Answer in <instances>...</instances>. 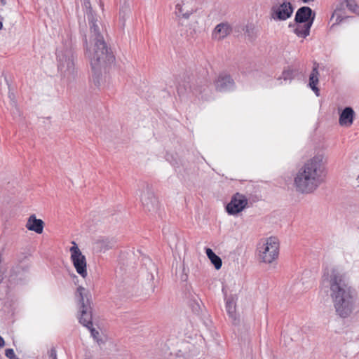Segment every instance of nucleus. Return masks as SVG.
<instances>
[{"label": "nucleus", "mask_w": 359, "mask_h": 359, "mask_svg": "<svg viewBox=\"0 0 359 359\" xmlns=\"http://www.w3.org/2000/svg\"><path fill=\"white\" fill-rule=\"evenodd\" d=\"M326 168L321 155L308 160L299 169L294 178L297 191L309 194L315 191L325 180Z\"/></svg>", "instance_id": "obj_1"}, {"label": "nucleus", "mask_w": 359, "mask_h": 359, "mask_svg": "<svg viewBox=\"0 0 359 359\" xmlns=\"http://www.w3.org/2000/svg\"><path fill=\"white\" fill-rule=\"evenodd\" d=\"M330 284L336 312L342 318L348 317L354 308L353 297L350 287L336 270L331 271Z\"/></svg>", "instance_id": "obj_2"}, {"label": "nucleus", "mask_w": 359, "mask_h": 359, "mask_svg": "<svg viewBox=\"0 0 359 359\" xmlns=\"http://www.w3.org/2000/svg\"><path fill=\"white\" fill-rule=\"evenodd\" d=\"M90 30L94 36L93 45L87 48V56L93 72L96 74L107 62L112 61L114 56L109 53L102 36L99 33L98 27L93 25Z\"/></svg>", "instance_id": "obj_3"}, {"label": "nucleus", "mask_w": 359, "mask_h": 359, "mask_svg": "<svg viewBox=\"0 0 359 359\" xmlns=\"http://www.w3.org/2000/svg\"><path fill=\"white\" fill-rule=\"evenodd\" d=\"M280 244L275 237H269L260 243L257 247L258 258L265 264H271L278 258Z\"/></svg>", "instance_id": "obj_4"}, {"label": "nucleus", "mask_w": 359, "mask_h": 359, "mask_svg": "<svg viewBox=\"0 0 359 359\" xmlns=\"http://www.w3.org/2000/svg\"><path fill=\"white\" fill-rule=\"evenodd\" d=\"M72 244L69 248L71 262L77 273L85 278L88 276L86 258L75 241H72Z\"/></svg>", "instance_id": "obj_5"}, {"label": "nucleus", "mask_w": 359, "mask_h": 359, "mask_svg": "<svg viewBox=\"0 0 359 359\" xmlns=\"http://www.w3.org/2000/svg\"><path fill=\"white\" fill-rule=\"evenodd\" d=\"M85 292L86 289L81 286H79L77 288L76 293V297L79 298V304L81 305V314L79 318V321L85 327L90 328L93 327L92 315L88 300H87L86 303L85 302Z\"/></svg>", "instance_id": "obj_6"}, {"label": "nucleus", "mask_w": 359, "mask_h": 359, "mask_svg": "<svg viewBox=\"0 0 359 359\" xmlns=\"http://www.w3.org/2000/svg\"><path fill=\"white\" fill-rule=\"evenodd\" d=\"M293 13V8L290 2L274 4L271 10V16L274 20H285Z\"/></svg>", "instance_id": "obj_7"}, {"label": "nucleus", "mask_w": 359, "mask_h": 359, "mask_svg": "<svg viewBox=\"0 0 359 359\" xmlns=\"http://www.w3.org/2000/svg\"><path fill=\"white\" fill-rule=\"evenodd\" d=\"M141 201L145 211L156 213L161 208V203L155 194L150 191H144Z\"/></svg>", "instance_id": "obj_8"}, {"label": "nucleus", "mask_w": 359, "mask_h": 359, "mask_svg": "<svg viewBox=\"0 0 359 359\" xmlns=\"http://www.w3.org/2000/svg\"><path fill=\"white\" fill-rule=\"evenodd\" d=\"M248 203V199L244 195L236 193L232 196L231 201L227 204L226 207V211L229 215L238 214L246 208Z\"/></svg>", "instance_id": "obj_9"}, {"label": "nucleus", "mask_w": 359, "mask_h": 359, "mask_svg": "<svg viewBox=\"0 0 359 359\" xmlns=\"http://www.w3.org/2000/svg\"><path fill=\"white\" fill-rule=\"evenodd\" d=\"M25 226L28 230L41 234L43 231L44 222L42 219H37L33 214L28 217Z\"/></svg>", "instance_id": "obj_10"}, {"label": "nucleus", "mask_w": 359, "mask_h": 359, "mask_svg": "<svg viewBox=\"0 0 359 359\" xmlns=\"http://www.w3.org/2000/svg\"><path fill=\"white\" fill-rule=\"evenodd\" d=\"M355 112L351 107H346L340 114L339 123L341 126L350 127L353 122Z\"/></svg>", "instance_id": "obj_11"}, {"label": "nucleus", "mask_w": 359, "mask_h": 359, "mask_svg": "<svg viewBox=\"0 0 359 359\" xmlns=\"http://www.w3.org/2000/svg\"><path fill=\"white\" fill-rule=\"evenodd\" d=\"M231 32V27L228 23H220L215 28L212 32V38L216 40H222L226 37Z\"/></svg>", "instance_id": "obj_12"}, {"label": "nucleus", "mask_w": 359, "mask_h": 359, "mask_svg": "<svg viewBox=\"0 0 359 359\" xmlns=\"http://www.w3.org/2000/svg\"><path fill=\"white\" fill-rule=\"evenodd\" d=\"M233 81L229 75H219L215 81V88L219 91H225L230 89Z\"/></svg>", "instance_id": "obj_13"}, {"label": "nucleus", "mask_w": 359, "mask_h": 359, "mask_svg": "<svg viewBox=\"0 0 359 359\" xmlns=\"http://www.w3.org/2000/svg\"><path fill=\"white\" fill-rule=\"evenodd\" d=\"M311 14L312 10L309 7H302L296 13L295 22L304 24L308 22H313V20H310Z\"/></svg>", "instance_id": "obj_14"}, {"label": "nucleus", "mask_w": 359, "mask_h": 359, "mask_svg": "<svg viewBox=\"0 0 359 359\" xmlns=\"http://www.w3.org/2000/svg\"><path fill=\"white\" fill-rule=\"evenodd\" d=\"M312 21L306 22L305 24L296 22L294 32L299 37L306 38L307 36L309 35L310 29L312 25Z\"/></svg>", "instance_id": "obj_15"}, {"label": "nucleus", "mask_w": 359, "mask_h": 359, "mask_svg": "<svg viewBox=\"0 0 359 359\" xmlns=\"http://www.w3.org/2000/svg\"><path fill=\"white\" fill-rule=\"evenodd\" d=\"M318 83V67H314L309 76V86L316 93V95H319V89L317 88Z\"/></svg>", "instance_id": "obj_16"}, {"label": "nucleus", "mask_w": 359, "mask_h": 359, "mask_svg": "<svg viewBox=\"0 0 359 359\" xmlns=\"http://www.w3.org/2000/svg\"><path fill=\"white\" fill-rule=\"evenodd\" d=\"M205 253L211 263L215 266V269L217 270L221 269L222 265L221 258L217 256L210 248H206Z\"/></svg>", "instance_id": "obj_17"}, {"label": "nucleus", "mask_w": 359, "mask_h": 359, "mask_svg": "<svg viewBox=\"0 0 359 359\" xmlns=\"http://www.w3.org/2000/svg\"><path fill=\"white\" fill-rule=\"evenodd\" d=\"M344 17L341 14L340 11L335 10L331 17V21L333 22V24L332 25V27L334 26L340 24L342 20H344Z\"/></svg>", "instance_id": "obj_18"}, {"label": "nucleus", "mask_w": 359, "mask_h": 359, "mask_svg": "<svg viewBox=\"0 0 359 359\" xmlns=\"http://www.w3.org/2000/svg\"><path fill=\"white\" fill-rule=\"evenodd\" d=\"M175 12H176V14L179 16V17H182L183 18H188L190 15L191 14V12H189V11H187V12H184V10L182 8V5L180 4H177L176 6H175Z\"/></svg>", "instance_id": "obj_19"}, {"label": "nucleus", "mask_w": 359, "mask_h": 359, "mask_svg": "<svg viewBox=\"0 0 359 359\" xmlns=\"http://www.w3.org/2000/svg\"><path fill=\"white\" fill-rule=\"evenodd\" d=\"M226 311L229 316L235 319L236 318V305L232 302H226Z\"/></svg>", "instance_id": "obj_20"}, {"label": "nucleus", "mask_w": 359, "mask_h": 359, "mask_svg": "<svg viewBox=\"0 0 359 359\" xmlns=\"http://www.w3.org/2000/svg\"><path fill=\"white\" fill-rule=\"evenodd\" d=\"M97 243L100 245V248L102 250H107L108 249L112 248L114 243L111 241L106 240H99Z\"/></svg>", "instance_id": "obj_21"}, {"label": "nucleus", "mask_w": 359, "mask_h": 359, "mask_svg": "<svg viewBox=\"0 0 359 359\" xmlns=\"http://www.w3.org/2000/svg\"><path fill=\"white\" fill-rule=\"evenodd\" d=\"M5 355L9 359H18L14 351L12 348H8L5 351Z\"/></svg>", "instance_id": "obj_22"}, {"label": "nucleus", "mask_w": 359, "mask_h": 359, "mask_svg": "<svg viewBox=\"0 0 359 359\" xmlns=\"http://www.w3.org/2000/svg\"><path fill=\"white\" fill-rule=\"evenodd\" d=\"M49 356L50 358H51L52 359H57V353H56V350L55 348H53L50 350V352H49Z\"/></svg>", "instance_id": "obj_23"}, {"label": "nucleus", "mask_w": 359, "mask_h": 359, "mask_svg": "<svg viewBox=\"0 0 359 359\" xmlns=\"http://www.w3.org/2000/svg\"><path fill=\"white\" fill-rule=\"evenodd\" d=\"M346 6L348 7L351 10H354V8L355 6V2L352 0H346Z\"/></svg>", "instance_id": "obj_24"}, {"label": "nucleus", "mask_w": 359, "mask_h": 359, "mask_svg": "<svg viewBox=\"0 0 359 359\" xmlns=\"http://www.w3.org/2000/svg\"><path fill=\"white\" fill-rule=\"evenodd\" d=\"M90 330L91 334L94 338H97L99 335L98 331L95 330L92 327L90 328H88Z\"/></svg>", "instance_id": "obj_25"}, {"label": "nucleus", "mask_w": 359, "mask_h": 359, "mask_svg": "<svg viewBox=\"0 0 359 359\" xmlns=\"http://www.w3.org/2000/svg\"><path fill=\"white\" fill-rule=\"evenodd\" d=\"M5 345V342L4 339L0 336V348L4 347Z\"/></svg>", "instance_id": "obj_26"}, {"label": "nucleus", "mask_w": 359, "mask_h": 359, "mask_svg": "<svg viewBox=\"0 0 359 359\" xmlns=\"http://www.w3.org/2000/svg\"><path fill=\"white\" fill-rule=\"evenodd\" d=\"M304 3H309L313 1L314 0H302Z\"/></svg>", "instance_id": "obj_27"}, {"label": "nucleus", "mask_w": 359, "mask_h": 359, "mask_svg": "<svg viewBox=\"0 0 359 359\" xmlns=\"http://www.w3.org/2000/svg\"><path fill=\"white\" fill-rule=\"evenodd\" d=\"M71 65V66H73V62L72 61H69L68 62V66Z\"/></svg>", "instance_id": "obj_28"}, {"label": "nucleus", "mask_w": 359, "mask_h": 359, "mask_svg": "<svg viewBox=\"0 0 359 359\" xmlns=\"http://www.w3.org/2000/svg\"><path fill=\"white\" fill-rule=\"evenodd\" d=\"M2 27H3V24H2V22L0 21V30L2 29Z\"/></svg>", "instance_id": "obj_29"}]
</instances>
